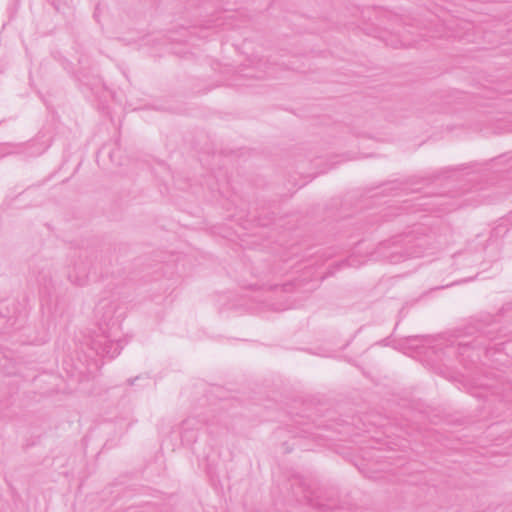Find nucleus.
<instances>
[{
    "mask_svg": "<svg viewBox=\"0 0 512 512\" xmlns=\"http://www.w3.org/2000/svg\"><path fill=\"white\" fill-rule=\"evenodd\" d=\"M115 313V305L109 300L100 301L95 307V316L99 321V328L103 332V336L97 338L93 342V348L97 353L114 358L120 354L121 347L118 342L112 339V335L106 328L114 325L113 316Z\"/></svg>",
    "mask_w": 512,
    "mask_h": 512,
    "instance_id": "nucleus-1",
    "label": "nucleus"
},
{
    "mask_svg": "<svg viewBox=\"0 0 512 512\" xmlns=\"http://www.w3.org/2000/svg\"><path fill=\"white\" fill-rule=\"evenodd\" d=\"M70 280L77 285H83L86 282V276H83L80 279H74L72 275L69 276Z\"/></svg>",
    "mask_w": 512,
    "mask_h": 512,
    "instance_id": "nucleus-2",
    "label": "nucleus"
}]
</instances>
